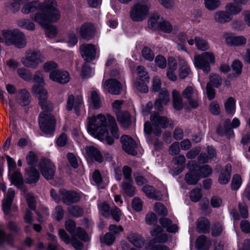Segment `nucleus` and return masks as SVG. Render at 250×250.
Returning a JSON list of instances; mask_svg holds the SVG:
<instances>
[{"label": "nucleus", "instance_id": "a878e982", "mask_svg": "<svg viewBox=\"0 0 250 250\" xmlns=\"http://www.w3.org/2000/svg\"><path fill=\"white\" fill-rule=\"evenodd\" d=\"M214 21L220 23H225L232 20V17L226 11H216L213 16Z\"/></svg>", "mask_w": 250, "mask_h": 250}, {"label": "nucleus", "instance_id": "c756f323", "mask_svg": "<svg viewBox=\"0 0 250 250\" xmlns=\"http://www.w3.org/2000/svg\"><path fill=\"white\" fill-rule=\"evenodd\" d=\"M197 228L200 233L208 232L210 229V223L205 217L199 218L196 222Z\"/></svg>", "mask_w": 250, "mask_h": 250}, {"label": "nucleus", "instance_id": "9d476101", "mask_svg": "<svg viewBox=\"0 0 250 250\" xmlns=\"http://www.w3.org/2000/svg\"><path fill=\"white\" fill-rule=\"evenodd\" d=\"M123 149L127 153L132 155L137 154L136 148L137 144L135 141L129 136L124 135L121 137Z\"/></svg>", "mask_w": 250, "mask_h": 250}, {"label": "nucleus", "instance_id": "0eeeda50", "mask_svg": "<svg viewBox=\"0 0 250 250\" xmlns=\"http://www.w3.org/2000/svg\"><path fill=\"white\" fill-rule=\"evenodd\" d=\"M39 169L42 175L47 180L53 178L56 168L54 164L49 160L42 159L39 164Z\"/></svg>", "mask_w": 250, "mask_h": 250}, {"label": "nucleus", "instance_id": "f3484780", "mask_svg": "<svg viewBox=\"0 0 250 250\" xmlns=\"http://www.w3.org/2000/svg\"><path fill=\"white\" fill-rule=\"evenodd\" d=\"M82 103L83 99L81 96H77L75 97L73 95H70L68 98L66 108L69 111L71 110L74 108L76 113L78 114Z\"/></svg>", "mask_w": 250, "mask_h": 250}, {"label": "nucleus", "instance_id": "cd10ccee", "mask_svg": "<svg viewBox=\"0 0 250 250\" xmlns=\"http://www.w3.org/2000/svg\"><path fill=\"white\" fill-rule=\"evenodd\" d=\"M195 62H214V55L210 52H204L201 55H195L194 56Z\"/></svg>", "mask_w": 250, "mask_h": 250}, {"label": "nucleus", "instance_id": "72a5a7b5", "mask_svg": "<svg viewBox=\"0 0 250 250\" xmlns=\"http://www.w3.org/2000/svg\"><path fill=\"white\" fill-rule=\"evenodd\" d=\"M173 107L175 109L179 110L183 107V103L180 93L176 90L172 91Z\"/></svg>", "mask_w": 250, "mask_h": 250}, {"label": "nucleus", "instance_id": "aec40b11", "mask_svg": "<svg viewBox=\"0 0 250 250\" xmlns=\"http://www.w3.org/2000/svg\"><path fill=\"white\" fill-rule=\"evenodd\" d=\"M15 197V191L12 189H9L6 195V198L2 201V210L5 214L8 215L12 208V204Z\"/></svg>", "mask_w": 250, "mask_h": 250}, {"label": "nucleus", "instance_id": "ea45409f", "mask_svg": "<svg viewBox=\"0 0 250 250\" xmlns=\"http://www.w3.org/2000/svg\"><path fill=\"white\" fill-rule=\"evenodd\" d=\"M132 180L124 182L122 188L124 192L129 196H133L135 194V188L132 186Z\"/></svg>", "mask_w": 250, "mask_h": 250}, {"label": "nucleus", "instance_id": "f257e3e1", "mask_svg": "<svg viewBox=\"0 0 250 250\" xmlns=\"http://www.w3.org/2000/svg\"><path fill=\"white\" fill-rule=\"evenodd\" d=\"M13 2L9 6L13 11L20 9L23 4L21 12L23 14L33 13L30 18L41 26H45L50 21H58L61 18L60 11L57 9V3L55 0H45L42 2L39 0H13Z\"/></svg>", "mask_w": 250, "mask_h": 250}, {"label": "nucleus", "instance_id": "79ce46f5", "mask_svg": "<svg viewBox=\"0 0 250 250\" xmlns=\"http://www.w3.org/2000/svg\"><path fill=\"white\" fill-rule=\"evenodd\" d=\"M17 24L20 27L29 30H33L35 28L34 22L28 19L20 20L17 21Z\"/></svg>", "mask_w": 250, "mask_h": 250}, {"label": "nucleus", "instance_id": "69168bd1", "mask_svg": "<svg viewBox=\"0 0 250 250\" xmlns=\"http://www.w3.org/2000/svg\"><path fill=\"white\" fill-rule=\"evenodd\" d=\"M206 7L209 10H213L219 5V3L216 0H205Z\"/></svg>", "mask_w": 250, "mask_h": 250}, {"label": "nucleus", "instance_id": "6e6d98bb", "mask_svg": "<svg viewBox=\"0 0 250 250\" xmlns=\"http://www.w3.org/2000/svg\"><path fill=\"white\" fill-rule=\"evenodd\" d=\"M165 104H167L169 101V94L168 91L165 89H161L159 94V99H158Z\"/></svg>", "mask_w": 250, "mask_h": 250}, {"label": "nucleus", "instance_id": "7ed1b4c3", "mask_svg": "<svg viewBox=\"0 0 250 250\" xmlns=\"http://www.w3.org/2000/svg\"><path fill=\"white\" fill-rule=\"evenodd\" d=\"M88 120L87 130L92 135L100 140H105L109 145L114 144V138L108 136L107 119L104 115L94 116Z\"/></svg>", "mask_w": 250, "mask_h": 250}, {"label": "nucleus", "instance_id": "8fccbe9b", "mask_svg": "<svg viewBox=\"0 0 250 250\" xmlns=\"http://www.w3.org/2000/svg\"><path fill=\"white\" fill-rule=\"evenodd\" d=\"M90 101L92 104L94 108L98 109L100 107V98L98 94L95 91H92L91 93Z\"/></svg>", "mask_w": 250, "mask_h": 250}, {"label": "nucleus", "instance_id": "f03ea898", "mask_svg": "<svg viewBox=\"0 0 250 250\" xmlns=\"http://www.w3.org/2000/svg\"><path fill=\"white\" fill-rule=\"evenodd\" d=\"M32 92L38 96V104L42 111L39 115V123L41 129L45 133L51 134L55 129L56 120L50 112L53 108V104L48 100L47 92L42 85H35Z\"/></svg>", "mask_w": 250, "mask_h": 250}, {"label": "nucleus", "instance_id": "412c9836", "mask_svg": "<svg viewBox=\"0 0 250 250\" xmlns=\"http://www.w3.org/2000/svg\"><path fill=\"white\" fill-rule=\"evenodd\" d=\"M240 125V121L237 118H234L231 124L230 120L227 119L225 120L224 124V129H225V135L229 137L233 136V131L232 128H236Z\"/></svg>", "mask_w": 250, "mask_h": 250}, {"label": "nucleus", "instance_id": "0e129e2a", "mask_svg": "<svg viewBox=\"0 0 250 250\" xmlns=\"http://www.w3.org/2000/svg\"><path fill=\"white\" fill-rule=\"evenodd\" d=\"M155 210L160 215L166 216L167 214V209L161 203H156L155 205Z\"/></svg>", "mask_w": 250, "mask_h": 250}, {"label": "nucleus", "instance_id": "864d4df0", "mask_svg": "<svg viewBox=\"0 0 250 250\" xmlns=\"http://www.w3.org/2000/svg\"><path fill=\"white\" fill-rule=\"evenodd\" d=\"M19 76L25 81H29L31 79L32 75L31 72L26 68H21L18 69Z\"/></svg>", "mask_w": 250, "mask_h": 250}, {"label": "nucleus", "instance_id": "5701e85b", "mask_svg": "<svg viewBox=\"0 0 250 250\" xmlns=\"http://www.w3.org/2000/svg\"><path fill=\"white\" fill-rule=\"evenodd\" d=\"M211 244L210 240L206 235H201L196 240L195 248L197 250H208Z\"/></svg>", "mask_w": 250, "mask_h": 250}, {"label": "nucleus", "instance_id": "20e7f679", "mask_svg": "<svg viewBox=\"0 0 250 250\" xmlns=\"http://www.w3.org/2000/svg\"><path fill=\"white\" fill-rule=\"evenodd\" d=\"M151 4L149 0H135L130 11V17L134 21H142L149 15Z\"/></svg>", "mask_w": 250, "mask_h": 250}, {"label": "nucleus", "instance_id": "e433bc0d", "mask_svg": "<svg viewBox=\"0 0 250 250\" xmlns=\"http://www.w3.org/2000/svg\"><path fill=\"white\" fill-rule=\"evenodd\" d=\"M108 121L112 135L115 139H118L119 138V132L114 118L108 116Z\"/></svg>", "mask_w": 250, "mask_h": 250}, {"label": "nucleus", "instance_id": "680f3d73", "mask_svg": "<svg viewBox=\"0 0 250 250\" xmlns=\"http://www.w3.org/2000/svg\"><path fill=\"white\" fill-rule=\"evenodd\" d=\"M143 57L148 61L151 62L153 60L154 55L152 51L148 47H145L142 50Z\"/></svg>", "mask_w": 250, "mask_h": 250}, {"label": "nucleus", "instance_id": "13d9d810", "mask_svg": "<svg viewBox=\"0 0 250 250\" xmlns=\"http://www.w3.org/2000/svg\"><path fill=\"white\" fill-rule=\"evenodd\" d=\"M202 197L201 193V189L195 188L192 190L190 192V198L191 201L193 202H197L200 200Z\"/></svg>", "mask_w": 250, "mask_h": 250}, {"label": "nucleus", "instance_id": "bb28decb", "mask_svg": "<svg viewBox=\"0 0 250 250\" xmlns=\"http://www.w3.org/2000/svg\"><path fill=\"white\" fill-rule=\"evenodd\" d=\"M164 20L157 14H153L148 21L149 27L153 29H159Z\"/></svg>", "mask_w": 250, "mask_h": 250}, {"label": "nucleus", "instance_id": "423d86ee", "mask_svg": "<svg viewBox=\"0 0 250 250\" xmlns=\"http://www.w3.org/2000/svg\"><path fill=\"white\" fill-rule=\"evenodd\" d=\"M209 82L207 83L206 91L208 98L209 100L215 97V91L213 87H219L222 83L221 77L217 74L211 73L209 76Z\"/></svg>", "mask_w": 250, "mask_h": 250}, {"label": "nucleus", "instance_id": "5fc2aeb1", "mask_svg": "<svg viewBox=\"0 0 250 250\" xmlns=\"http://www.w3.org/2000/svg\"><path fill=\"white\" fill-rule=\"evenodd\" d=\"M68 211L70 214L75 217H79L83 215V210L79 207L76 206H70L68 208Z\"/></svg>", "mask_w": 250, "mask_h": 250}, {"label": "nucleus", "instance_id": "a18cd8bd", "mask_svg": "<svg viewBox=\"0 0 250 250\" xmlns=\"http://www.w3.org/2000/svg\"><path fill=\"white\" fill-rule=\"evenodd\" d=\"M147 83V81L137 79L134 83V86L140 92L146 93L148 90Z\"/></svg>", "mask_w": 250, "mask_h": 250}, {"label": "nucleus", "instance_id": "052dcab7", "mask_svg": "<svg viewBox=\"0 0 250 250\" xmlns=\"http://www.w3.org/2000/svg\"><path fill=\"white\" fill-rule=\"evenodd\" d=\"M242 179L240 175L235 174L233 176L231 182V188L233 190H237L241 185Z\"/></svg>", "mask_w": 250, "mask_h": 250}, {"label": "nucleus", "instance_id": "6ab92c4d", "mask_svg": "<svg viewBox=\"0 0 250 250\" xmlns=\"http://www.w3.org/2000/svg\"><path fill=\"white\" fill-rule=\"evenodd\" d=\"M82 38L86 39H91L94 34L95 28L90 23H85L77 29Z\"/></svg>", "mask_w": 250, "mask_h": 250}, {"label": "nucleus", "instance_id": "4d7b16f0", "mask_svg": "<svg viewBox=\"0 0 250 250\" xmlns=\"http://www.w3.org/2000/svg\"><path fill=\"white\" fill-rule=\"evenodd\" d=\"M65 227L66 229L72 235L74 236L76 228L75 222L71 219L67 220L65 221Z\"/></svg>", "mask_w": 250, "mask_h": 250}, {"label": "nucleus", "instance_id": "dca6fc26", "mask_svg": "<svg viewBox=\"0 0 250 250\" xmlns=\"http://www.w3.org/2000/svg\"><path fill=\"white\" fill-rule=\"evenodd\" d=\"M223 36L226 43L230 46H240L246 43V39L243 36H235L229 33H225Z\"/></svg>", "mask_w": 250, "mask_h": 250}, {"label": "nucleus", "instance_id": "bf43d9fd", "mask_svg": "<svg viewBox=\"0 0 250 250\" xmlns=\"http://www.w3.org/2000/svg\"><path fill=\"white\" fill-rule=\"evenodd\" d=\"M65 42L67 43L68 46H73L77 43L78 39L74 33L70 32L65 39Z\"/></svg>", "mask_w": 250, "mask_h": 250}, {"label": "nucleus", "instance_id": "f704fd0d", "mask_svg": "<svg viewBox=\"0 0 250 250\" xmlns=\"http://www.w3.org/2000/svg\"><path fill=\"white\" fill-rule=\"evenodd\" d=\"M128 240L137 248H142L144 244L143 239L136 233H130L128 236Z\"/></svg>", "mask_w": 250, "mask_h": 250}, {"label": "nucleus", "instance_id": "49530a36", "mask_svg": "<svg viewBox=\"0 0 250 250\" xmlns=\"http://www.w3.org/2000/svg\"><path fill=\"white\" fill-rule=\"evenodd\" d=\"M142 189L146 196L149 198L155 199H158L155 189L153 187L146 185L143 187Z\"/></svg>", "mask_w": 250, "mask_h": 250}, {"label": "nucleus", "instance_id": "39448f33", "mask_svg": "<svg viewBox=\"0 0 250 250\" xmlns=\"http://www.w3.org/2000/svg\"><path fill=\"white\" fill-rule=\"evenodd\" d=\"M150 120L154 126L153 133L158 137L162 134L161 128H166L169 125V121L167 117L161 116L159 112L156 111L151 114Z\"/></svg>", "mask_w": 250, "mask_h": 250}, {"label": "nucleus", "instance_id": "4be33fe9", "mask_svg": "<svg viewBox=\"0 0 250 250\" xmlns=\"http://www.w3.org/2000/svg\"><path fill=\"white\" fill-rule=\"evenodd\" d=\"M87 156L91 159H93L98 163H102L104 158L100 151L94 146H86L85 148Z\"/></svg>", "mask_w": 250, "mask_h": 250}, {"label": "nucleus", "instance_id": "09e8293b", "mask_svg": "<svg viewBox=\"0 0 250 250\" xmlns=\"http://www.w3.org/2000/svg\"><path fill=\"white\" fill-rule=\"evenodd\" d=\"M77 236L81 240L87 242L88 241L89 239L88 235L85 232L84 229L79 227L75 231V234L74 236H72V237H75Z\"/></svg>", "mask_w": 250, "mask_h": 250}, {"label": "nucleus", "instance_id": "6e6552de", "mask_svg": "<svg viewBox=\"0 0 250 250\" xmlns=\"http://www.w3.org/2000/svg\"><path fill=\"white\" fill-rule=\"evenodd\" d=\"M80 49L82 57L87 62L93 61L99 51L98 47L92 44H83Z\"/></svg>", "mask_w": 250, "mask_h": 250}, {"label": "nucleus", "instance_id": "7c9ffc66", "mask_svg": "<svg viewBox=\"0 0 250 250\" xmlns=\"http://www.w3.org/2000/svg\"><path fill=\"white\" fill-rule=\"evenodd\" d=\"M231 166L230 164H227L225 166L224 170H223L218 178V181L221 184H226L229 181L230 178V172Z\"/></svg>", "mask_w": 250, "mask_h": 250}, {"label": "nucleus", "instance_id": "2eb2a0df", "mask_svg": "<svg viewBox=\"0 0 250 250\" xmlns=\"http://www.w3.org/2000/svg\"><path fill=\"white\" fill-rule=\"evenodd\" d=\"M194 89L192 86H188L183 92L182 96L187 100L186 103L190 107L196 108L198 106L197 100L194 97Z\"/></svg>", "mask_w": 250, "mask_h": 250}, {"label": "nucleus", "instance_id": "1a4fd4ad", "mask_svg": "<svg viewBox=\"0 0 250 250\" xmlns=\"http://www.w3.org/2000/svg\"><path fill=\"white\" fill-rule=\"evenodd\" d=\"M187 167L190 170L198 171L200 178L207 177L212 174V168L208 165L200 166L195 161H189Z\"/></svg>", "mask_w": 250, "mask_h": 250}, {"label": "nucleus", "instance_id": "b1692460", "mask_svg": "<svg viewBox=\"0 0 250 250\" xmlns=\"http://www.w3.org/2000/svg\"><path fill=\"white\" fill-rule=\"evenodd\" d=\"M25 174V182L28 184H33L37 183L40 178V173L39 171L34 167H31L29 170L26 169Z\"/></svg>", "mask_w": 250, "mask_h": 250}, {"label": "nucleus", "instance_id": "603ef678", "mask_svg": "<svg viewBox=\"0 0 250 250\" xmlns=\"http://www.w3.org/2000/svg\"><path fill=\"white\" fill-rule=\"evenodd\" d=\"M231 67L233 71L235 73L228 75V77L230 79L237 77L241 73L243 65L242 63H232Z\"/></svg>", "mask_w": 250, "mask_h": 250}, {"label": "nucleus", "instance_id": "ddd939ff", "mask_svg": "<svg viewBox=\"0 0 250 250\" xmlns=\"http://www.w3.org/2000/svg\"><path fill=\"white\" fill-rule=\"evenodd\" d=\"M60 193L62 196V201L66 205L75 203L80 200V196L74 191H67L65 189H60Z\"/></svg>", "mask_w": 250, "mask_h": 250}, {"label": "nucleus", "instance_id": "f8f14e48", "mask_svg": "<svg viewBox=\"0 0 250 250\" xmlns=\"http://www.w3.org/2000/svg\"><path fill=\"white\" fill-rule=\"evenodd\" d=\"M45 60L44 55L38 51H27L21 58L22 62H42Z\"/></svg>", "mask_w": 250, "mask_h": 250}, {"label": "nucleus", "instance_id": "393cba45", "mask_svg": "<svg viewBox=\"0 0 250 250\" xmlns=\"http://www.w3.org/2000/svg\"><path fill=\"white\" fill-rule=\"evenodd\" d=\"M117 120L124 128H128L131 123V116L129 113L127 111L118 112L117 114Z\"/></svg>", "mask_w": 250, "mask_h": 250}, {"label": "nucleus", "instance_id": "9b49d317", "mask_svg": "<svg viewBox=\"0 0 250 250\" xmlns=\"http://www.w3.org/2000/svg\"><path fill=\"white\" fill-rule=\"evenodd\" d=\"M103 86L105 90L113 95H119L123 89L121 83L115 79L105 80Z\"/></svg>", "mask_w": 250, "mask_h": 250}, {"label": "nucleus", "instance_id": "c85d7f7f", "mask_svg": "<svg viewBox=\"0 0 250 250\" xmlns=\"http://www.w3.org/2000/svg\"><path fill=\"white\" fill-rule=\"evenodd\" d=\"M20 95L17 100L18 103L21 106L28 105L31 102V97L30 93L25 89L21 90L19 92Z\"/></svg>", "mask_w": 250, "mask_h": 250}, {"label": "nucleus", "instance_id": "338daca9", "mask_svg": "<svg viewBox=\"0 0 250 250\" xmlns=\"http://www.w3.org/2000/svg\"><path fill=\"white\" fill-rule=\"evenodd\" d=\"M26 161L29 166L34 167L37 162V158L32 151H30L26 156Z\"/></svg>", "mask_w": 250, "mask_h": 250}, {"label": "nucleus", "instance_id": "37998d69", "mask_svg": "<svg viewBox=\"0 0 250 250\" xmlns=\"http://www.w3.org/2000/svg\"><path fill=\"white\" fill-rule=\"evenodd\" d=\"M57 21H50L48 22L45 26H41L45 29V34L49 38H53L57 35V31L56 28L50 24L51 22H55Z\"/></svg>", "mask_w": 250, "mask_h": 250}, {"label": "nucleus", "instance_id": "de8ad7c7", "mask_svg": "<svg viewBox=\"0 0 250 250\" xmlns=\"http://www.w3.org/2000/svg\"><path fill=\"white\" fill-rule=\"evenodd\" d=\"M235 101L233 98L229 97L225 104V109L228 114H233L235 111Z\"/></svg>", "mask_w": 250, "mask_h": 250}, {"label": "nucleus", "instance_id": "58836bf2", "mask_svg": "<svg viewBox=\"0 0 250 250\" xmlns=\"http://www.w3.org/2000/svg\"><path fill=\"white\" fill-rule=\"evenodd\" d=\"M26 43V39L24 35L18 30L13 44L18 48H22L25 46Z\"/></svg>", "mask_w": 250, "mask_h": 250}, {"label": "nucleus", "instance_id": "e2e57ef3", "mask_svg": "<svg viewBox=\"0 0 250 250\" xmlns=\"http://www.w3.org/2000/svg\"><path fill=\"white\" fill-rule=\"evenodd\" d=\"M146 223L149 225H153L157 222V217L153 212H148L146 217Z\"/></svg>", "mask_w": 250, "mask_h": 250}, {"label": "nucleus", "instance_id": "a211bd4d", "mask_svg": "<svg viewBox=\"0 0 250 250\" xmlns=\"http://www.w3.org/2000/svg\"><path fill=\"white\" fill-rule=\"evenodd\" d=\"M18 30H4L2 31L0 42L7 45L13 44Z\"/></svg>", "mask_w": 250, "mask_h": 250}, {"label": "nucleus", "instance_id": "4c0bfd02", "mask_svg": "<svg viewBox=\"0 0 250 250\" xmlns=\"http://www.w3.org/2000/svg\"><path fill=\"white\" fill-rule=\"evenodd\" d=\"M195 171L190 170L187 173L185 177V180L188 185H196L200 180L198 174H194Z\"/></svg>", "mask_w": 250, "mask_h": 250}, {"label": "nucleus", "instance_id": "3c124183", "mask_svg": "<svg viewBox=\"0 0 250 250\" xmlns=\"http://www.w3.org/2000/svg\"><path fill=\"white\" fill-rule=\"evenodd\" d=\"M195 45L197 48L201 50L204 51L208 49V42L198 37H195Z\"/></svg>", "mask_w": 250, "mask_h": 250}, {"label": "nucleus", "instance_id": "c03bdc74", "mask_svg": "<svg viewBox=\"0 0 250 250\" xmlns=\"http://www.w3.org/2000/svg\"><path fill=\"white\" fill-rule=\"evenodd\" d=\"M136 71L137 74L139 75L138 79L142 81H147V83L149 82V77L145 67L139 65L137 66Z\"/></svg>", "mask_w": 250, "mask_h": 250}, {"label": "nucleus", "instance_id": "774afa93", "mask_svg": "<svg viewBox=\"0 0 250 250\" xmlns=\"http://www.w3.org/2000/svg\"><path fill=\"white\" fill-rule=\"evenodd\" d=\"M161 81L159 78L156 77L152 80L151 90L153 92H158L161 90Z\"/></svg>", "mask_w": 250, "mask_h": 250}, {"label": "nucleus", "instance_id": "473e14b6", "mask_svg": "<svg viewBox=\"0 0 250 250\" xmlns=\"http://www.w3.org/2000/svg\"><path fill=\"white\" fill-rule=\"evenodd\" d=\"M11 183L19 188H21L23 184V179L21 174L19 171H16L10 176Z\"/></svg>", "mask_w": 250, "mask_h": 250}, {"label": "nucleus", "instance_id": "4468645a", "mask_svg": "<svg viewBox=\"0 0 250 250\" xmlns=\"http://www.w3.org/2000/svg\"><path fill=\"white\" fill-rule=\"evenodd\" d=\"M49 78L51 80L61 84H65L70 80L69 74L67 71L58 69L51 72Z\"/></svg>", "mask_w": 250, "mask_h": 250}, {"label": "nucleus", "instance_id": "2f4dec72", "mask_svg": "<svg viewBox=\"0 0 250 250\" xmlns=\"http://www.w3.org/2000/svg\"><path fill=\"white\" fill-rule=\"evenodd\" d=\"M159 222L169 232L175 233L178 231V226L176 225H172V221L167 218H162L160 219Z\"/></svg>", "mask_w": 250, "mask_h": 250}, {"label": "nucleus", "instance_id": "a19ab883", "mask_svg": "<svg viewBox=\"0 0 250 250\" xmlns=\"http://www.w3.org/2000/svg\"><path fill=\"white\" fill-rule=\"evenodd\" d=\"M13 238L11 235H7L4 231L0 229V246H3L6 244L11 245Z\"/></svg>", "mask_w": 250, "mask_h": 250}, {"label": "nucleus", "instance_id": "c9c22d12", "mask_svg": "<svg viewBox=\"0 0 250 250\" xmlns=\"http://www.w3.org/2000/svg\"><path fill=\"white\" fill-rule=\"evenodd\" d=\"M226 12L232 17L239 13L242 10V7L239 4H236L233 2L228 3L226 6Z\"/></svg>", "mask_w": 250, "mask_h": 250}]
</instances>
